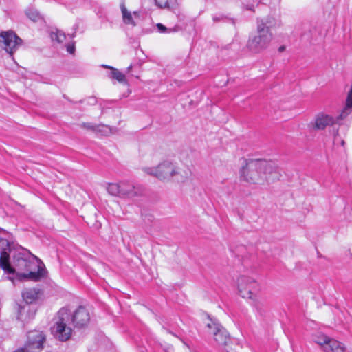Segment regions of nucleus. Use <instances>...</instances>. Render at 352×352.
I'll return each instance as SVG.
<instances>
[{"label": "nucleus", "instance_id": "11", "mask_svg": "<svg viewBox=\"0 0 352 352\" xmlns=\"http://www.w3.org/2000/svg\"><path fill=\"white\" fill-rule=\"evenodd\" d=\"M0 245H2L3 248V251L1 252L0 256V265L3 270L9 274H12L14 272V269L10 265L9 263V254L6 251L7 249H9V242L8 240L4 239H0Z\"/></svg>", "mask_w": 352, "mask_h": 352}, {"label": "nucleus", "instance_id": "32", "mask_svg": "<svg viewBox=\"0 0 352 352\" xmlns=\"http://www.w3.org/2000/svg\"><path fill=\"white\" fill-rule=\"evenodd\" d=\"M133 67V65H130L128 67H127V72H130V71L131 70Z\"/></svg>", "mask_w": 352, "mask_h": 352}, {"label": "nucleus", "instance_id": "23", "mask_svg": "<svg viewBox=\"0 0 352 352\" xmlns=\"http://www.w3.org/2000/svg\"><path fill=\"white\" fill-rule=\"evenodd\" d=\"M26 15L28 17L33 21H36L39 19L40 16L36 10H28L26 11Z\"/></svg>", "mask_w": 352, "mask_h": 352}, {"label": "nucleus", "instance_id": "18", "mask_svg": "<svg viewBox=\"0 0 352 352\" xmlns=\"http://www.w3.org/2000/svg\"><path fill=\"white\" fill-rule=\"evenodd\" d=\"M104 67H107V66ZM108 68L111 69V78L117 80L119 82L124 84L127 83L125 75L122 74L120 71L112 67H108Z\"/></svg>", "mask_w": 352, "mask_h": 352}, {"label": "nucleus", "instance_id": "20", "mask_svg": "<svg viewBox=\"0 0 352 352\" xmlns=\"http://www.w3.org/2000/svg\"><path fill=\"white\" fill-rule=\"evenodd\" d=\"M107 190L111 195L120 197V182L108 184Z\"/></svg>", "mask_w": 352, "mask_h": 352}, {"label": "nucleus", "instance_id": "19", "mask_svg": "<svg viewBox=\"0 0 352 352\" xmlns=\"http://www.w3.org/2000/svg\"><path fill=\"white\" fill-rule=\"evenodd\" d=\"M121 11L124 23L128 25H132L133 26L135 25V23L133 19L131 12L126 8L124 4L121 5Z\"/></svg>", "mask_w": 352, "mask_h": 352}, {"label": "nucleus", "instance_id": "14", "mask_svg": "<svg viewBox=\"0 0 352 352\" xmlns=\"http://www.w3.org/2000/svg\"><path fill=\"white\" fill-rule=\"evenodd\" d=\"M137 195L134 185L126 181L120 182V197H133Z\"/></svg>", "mask_w": 352, "mask_h": 352}, {"label": "nucleus", "instance_id": "3", "mask_svg": "<svg viewBox=\"0 0 352 352\" xmlns=\"http://www.w3.org/2000/svg\"><path fill=\"white\" fill-rule=\"evenodd\" d=\"M15 266L13 273H16L20 278L38 280L45 275V266L38 260L30 261L20 257L16 259Z\"/></svg>", "mask_w": 352, "mask_h": 352}, {"label": "nucleus", "instance_id": "31", "mask_svg": "<svg viewBox=\"0 0 352 352\" xmlns=\"http://www.w3.org/2000/svg\"><path fill=\"white\" fill-rule=\"evenodd\" d=\"M285 47L283 45V46L279 47L278 51L280 52H283L285 50Z\"/></svg>", "mask_w": 352, "mask_h": 352}, {"label": "nucleus", "instance_id": "10", "mask_svg": "<svg viewBox=\"0 0 352 352\" xmlns=\"http://www.w3.org/2000/svg\"><path fill=\"white\" fill-rule=\"evenodd\" d=\"M214 335V338L219 345H226L230 341L227 331L219 323L211 321L207 324Z\"/></svg>", "mask_w": 352, "mask_h": 352}, {"label": "nucleus", "instance_id": "30", "mask_svg": "<svg viewBox=\"0 0 352 352\" xmlns=\"http://www.w3.org/2000/svg\"><path fill=\"white\" fill-rule=\"evenodd\" d=\"M213 21L214 22H219V21H221L223 19V15H215L213 16Z\"/></svg>", "mask_w": 352, "mask_h": 352}, {"label": "nucleus", "instance_id": "17", "mask_svg": "<svg viewBox=\"0 0 352 352\" xmlns=\"http://www.w3.org/2000/svg\"><path fill=\"white\" fill-rule=\"evenodd\" d=\"M39 294V289L36 288L25 289L23 293L22 296L23 300L28 304L32 303L38 298Z\"/></svg>", "mask_w": 352, "mask_h": 352}, {"label": "nucleus", "instance_id": "13", "mask_svg": "<svg viewBox=\"0 0 352 352\" xmlns=\"http://www.w3.org/2000/svg\"><path fill=\"white\" fill-rule=\"evenodd\" d=\"M190 170L188 168H181L176 165L172 181L177 183H184L190 178Z\"/></svg>", "mask_w": 352, "mask_h": 352}, {"label": "nucleus", "instance_id": "9", "mask_svg": "<svg viewBox=\"0 0 352 352\" xmlns=\"http://www.w3.org/2000/svg\"><path fill=\"white\" fill-rule=\"evenodd\" d=\"M46 342V335L43 331L33 330L28 333L26 348L28 349H41Z\"/></svg>", "mask_w": 352, "mask_h": 352}, {"label": "nucleus", "instance_id": "2", "mask_svg": "<svg viewBox=\"0 0 352 352\" xmlns=\"http://www.w3.org/2000/svg\"><path fill=\"white\" fill-rule=\"evenodd\" d=\"M276 25V20L272 16H265L258 20L256 34L250 37L248 43L250 50L254 53H260L266 50L273 39L271 29Z\"/></svg>", "mask_w": 352, "mask_h": 352}, {"label": "nucleus", "instance_id": "34", "mask_svg": "<svg viewBox=\"0 0 352 352\" xmlns=\"http://www.w3.org/2000/svg\"><path fill=\"white\" fill-rule=\"evenodd\" d=\"M133 14H134L135 16H136V15H138V12H133Z\"/></svg>", "mask_w": 352, "mask_h": 352}, {"label": "nucleus", "instance_id": "22", "mask_svg": "<svg viewBox=\"0 0 352 352\" xmlns=\"http://www.w3.org/2000/svg\"><path fill=\"white\" fill-rule=\"evenodd\" d=\"M50 37L52 41H56L59 43H63L66 39L65 34L58 30H52Z\"/></svg>", "mask_w": 352, "mask_h": 352}, {"label": "nucleus", "instance_id": "5", "mask_svg": "<svg viewBox=\"0 0 352 352\" xmlns=\"http://www.w3.org/2000/svg\"><path fill=\"white\" fill-rule=\"evenodd\" d=\"M237 285L240 296L243 298L253 300L255 306H257L258 300V293L260 291L258 282L251 277L241 276L237 279Z\"/></svg>", "mask_w": 352, "mask_h": 352}, {"label": "nucleus", "instance_id": "24", "mask_svg": "<svg viewBox=\"0 0 352 352\" xmlns=\"http://www.w3.org/2000/svg\"><path fill=\"white\" fill-rule=\"evenodd\" d=\"M332 133L334 136V138H333L334 144H340L342 146H344V141L339 137L338 130H335L333 129Z\"/></svg>", "mask_w": 352, "mask_h": 352}, {"label": "nucleus", "instance_id": "21", "mask_svg": "<svg viewBox=\"0 0 352 352\" xmlns=\"http://www.w3.org/2000/svg\"><path fill=\"white\" fill-rule=\"evenodd\" d=\"M313 339L314 342L319 344L322 348V350H324V346L327 344L330 340V338L322 333H317L314 335Z\"/></svg>", "mask_w": 352, "mask_h": 352}, {"label": "nucleus", "instance_id": "1", "mask_svg": "<svg viewBox=\"0 0 352 352\" xmlns=\"http://www.w3.org/2000/svg\"><path fill=\"white\" fill-rule=\"evenodd\" d=\"M242 180L252 184L265 185L279 180L281 173L276 164L265 160H249L240 170Z\"/></svg>", "mask_w": 352, "mask_h": 352}, {"label": "nucleus", "instance_id": "12", "mask_svg": "<svg viewBox=\"0 0 352 352\" xmlns=\"http://www.w3.org/2000/svg\"><path fill=\"white\" fill-rule=\"evenodd\" d=\"M72 323L75 324L76 327H82L89 322V314L85 307L80 306L72 316Z\"/></svg>", "mask_w": 352, "mask_h": 352}, {"label": "nucleus", "instance_id": "7", "mask_svg": "<svg viewBox=\"0 0 352 352\" xmlns=\"http://www.w3.org/2000/svg\"><path fill=\"white\" fill-rule=\"evenodd\" d=\"M345 118H340V114L337 116H333L324 112H320L316 115L314 120L310 123V125L315 130H324L327 126L340 124V122Z\"/></svg>", "mask_w": 352, "mask_h": 352}, {"label": "nucleus", "instance_id": "4", "mask_svg": "<svg viewBox=\"0 0 352 352\" xmlns=\"http://www.w3.org/2000/svg\"><path fill=\"white\" fill-rule=\"evenodd\" d=\"M72 319L71 311L66 307L61 308L54 319L51 327L52 333L60 341L68 340L72 333Z\"/></svg>", "mask_w": 352, "mask_h": 352}, {"label": "nucleus", "instance_id": "33", "mask_svg": "<svg viewBox=\"0 0 352 352\" xmlns=\"http://www.w3.org/2000/svg\"><path fill=\"white\" fill-rule=\"evenodd\" d=\"M247 9L250 10H253V6H250L247 7Z\"/></svg>", "mask_w": 352, "mask_h": 352}, {"label": "nucleus", "instance_id": "28", "mask_svg": "<svg viewBox=\"0 0 352 352\" xmlns=\"http://www.w3.org/2000/svg\"><path fill=\"white\" fill-rule=\"evenodd\" d=\"M66 47H67V51L69 53V54H74V52H75V45L74 43H69L67 44L66 45Z\"/></svg>", "mask_w": 352, "mask_h": 352}, {"label": "nucleus", "instance_id": "6", "mask_svg": "<svg viewBox=\"0 0 352 352\" xmlns=\"http://www.w3.org/2000/svg\"><path fill=\"white\" fill-rule=\"evenodd\" d=\"M176 164L166 160L160 163L156 167H147L144 168V171L151 175L156 177L162 181L172 180Z\"/></svg>", "mask_w": 352, "mask_h": 352}, {"label": "nucleus", "instance_id": "15", "mask_svg": "<svg viewBox=\"0 0 352 352\" xmlns=\"http://www.w3.org/2000/svg\"><path fill=\"white\" fill-rule=\"evenodd\" d=\"M324 352H345V345L340 341L330 338L329 342L324 346Z\"/></svg>", "mask_w": 352, "mask_h": 352}, {"label": "nucleus", "instance_id": "8", "mask_svg": "<svg viewBox=\"0 0 352 352\" xmlns=\"http://www.w3.org/2000/svg\"><path fill=\"white\" fill-rule=\"evenodd\" d=\"M21 39L12 31L0 34V45L10 55L21 45Z\"/></svg>", "mask_w": 352, "mask_h": 352}, {"label": "nucleus", "instance_id": "27", "mask_svg": "<svg viewBox=\"0 0 352 352\" xmlns=\"http://www.w3.org/2000/svg\"><path fill=\"white\" fill-rule=\"evenodd\" d=\"M83 126L85 128H87L88 129H91L94 131H100L101 129L100 128H104L105 127L104 126H100V125H94V124H91L90 123H87V124H83Z\"/></svg>", "mask_w": 352, "mask_h": 352}, {"label": "nucleus", "instance_id": "25", "mask_svg": "<svg viewBox=\"0 0 352 352\" xmlns=\"http://www.w3.org/2000/svg\"><path fill=\"white\" fill-rule=\"evenodd\" d=\"M155 5L160 8H169V0H153Z\"/></svg>", "mask_w": 352, "mask_h": 352}, {"label": "nucleus", "instance_id": "29", "mask_svg": "<svg viewBox=\"0 0 352 352\" xmlns=\"http://www.w3.org/2000/svg\"><path fill=\"white\" fill-rule=\"evenodd\" d=\"M156 26H157V28L158 31L160 32H161V33H164V32H165L167 30L166 27H165L162 23H157Z\"/></svg>", "mask_w": 352, "mask_h": 352}, {"label": "nucleus", "instance_id": "26", "mask_svg": "<svg viewBox=\"0 0 352 352\" xmlns=\"http://www.w3.org/2000/svg\"><path fill=\"white\" fill-rule=\"evenodd\" d=\"M30 310V307L29 305L23 306L20 308L19 313V319L21 320L22 321L26 320V318L23 317V314L25 312L29 311Z\"/></svg>", "mask_w": 352, "mask_h": 352}, {"label": "nucleus", "instance_id": "16", "mask_svg": "<svg viewBox=\"0 0 352 352\" xmlns=\"http://www.w3.org/2000/svg\"><path fill=\"white\" fill-rule=\"evenodd\" d=\"M352 112V82L346 94L345 105L340 113V118H346Z\"/></svg>", "mask_w": 352, "mask_h": 352}]
</instances>
